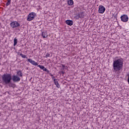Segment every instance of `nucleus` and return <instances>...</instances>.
<instances>
[{
	"mask_svg": "<svg viewBox=\"0 0 129 129\" xmlns=\"http://www.w3.org/2000/svg\"><path fill=\"white\" fill-rule=\"evenodd\" d=\"M123 67V59L118 58L115 59L113 62V72H117L122 70Z\"/></svg>",
	"mask_w": 129,
	"mask_h": 129,
	"instance_id": "1",
	"label": "nucleus"
},
{
	"mask_svg": "<svg viewBox=\"0 0 129 129\" xmlns=\"http://www.w3.org/2000/svg\"><path fill=\"white\" fill-rule=\"evenodd\" d=\"M2 81L5 84H9L10 87H12V75L10 74H5L2 76Z\"/></svg>",
	"mask_w": 129,
	"mask_h": 129,
	"instance_id": "2",
	"label": "nucleus"
},
{
	"mask_svg": "<svg viewBox=\"0 0 129 129\" xmlns=\"http://www.w3.org/2000/svg\"><path fill=\"white\" fill-rule=\"evenodd\" d=\"M37 17V14L35 12L30 13L27 16V21H33L35 18Z\"/></svg>",
	"mask_w": 129,
	"mask_h": 129,
	"instance_id": "3",
	"label": "nucleus"
},
{
	"mask_svg": "<svg viewBox=\"0 0 129 129\" xmlns=\"http://www.w3.org/2000/svg\"><path fill=\"white\" fill-rule=\"evenodd\" d=\"M12 80L13 81V82H20V80H21V79L20 78V77L19 76H17L16 75H13L12 77Z\"/></svg>",
	"mask_w": 129,
	"mask_h": 129,
	"instance_id": "4",
	"label": "nucleus"
},
{
	"mask_svg": "<svg viewBox=\"0 0 129 129\" xmlns=\"http://www.w3.org/2000/svg\"><path fill=\"white\" fill-rule=\"evenodd\" d=\"M10 26L12 28H18L20 27V24L17 21H13L10 23Z\"/></svg>",
	"mask_w": 129,
	"mask_h": 129,
	"instance_id": "5",
	"label": "nucleus"
},
{
	"mask_svg": "<svg viewBox=\"0 0 129 129\" xmlns=\"http://www.w3.org/2000/svg\"><path fill=\"white\" fill-rule=\"evenodd\" d=\"M120 19L121 21L124 23H126V22L128 21V17L126 15H123V16H121Z\"/></svg>",
	"mask_w": 129,
	"mask_h": 129,
	"instance_id": "6",
	"label": "nucleus"
},
{
	"mask_svg": "<svg viewBox=\"0 0 129 129\" xmlns=\"http://www.w3.org/2000/svg\"><path fill=\"white\" fill-rule=\"evenodd\" d=\"M98 12L99 14H103V13L105 12V8L103 6H101V5L99 6Z\"/></svg>",
	"mask_w": 129,
	"mask_h": 129,
	"instance_id": "7",
	"label": "nucleus"
},
{
	"mask_svg": "<svg viewBox=\"0 0 129 129\" xmlns=\"http://www.w3.org/2000/svg\"><path fill=\"white\" fill-rule=\"evenodd\" d=\"M27 61L29 62V63H31V64H32V65H34V66H37V65H38L39 63H37L35 61V60H32L31 58H28L27 59Z\"/></svg>",
	"mask_w": 129,
	"mask_h": 129,
	"instance_id": "8",
	"label": "nucleus"
},
{
	"mask_svg": "<svg viewBox=\"0 0 129 129\" xmlns=\"http://www.w3.org/2000/svg\"><path fill=\"white\" fill-rule=\"evenodd\" d=\"M66 24L69 26H72L73 25V21L72 20H66Z\"/></svg>",
	"mask_w": 129,
	"mask_h": 129,
	"instance_id": "9",
	"label": "nucleus"
},
{
	"mask_svg": "<svg viewBox=\"0 0 129 129\" xmlns=\"http://www.w3.org/2000/svg\"><path fill=\"white\" fill-rule=\"evenodd\" d=\"M54 82L56 87H57V88H60V85H59V83L57 81V80L54 79Z\"/></svg>",
	"mask_w": 129,
	"mask_h": 129,
	"instance_id": "10",
	"label": "nucleus"
},
{
	"mask_svg": "<svg viewBox=\"0 0 129 129\" xmlns=\"http://www.w3.org/2000/svg\"><path fill=\"white\" fill-rule=\"evenodd\" d=\"M42 36L44 38L48 37V34L46 32H43L42 33Z\"/></svg>",
	"mask_w": 129,
	"mask_h": 129,
	"instance_id": "11",
	"label": "nucleus"
},
{
	"mask_svg": "<svg viewBox=\"0 0 129 129\" xmlns=\"http://www.w3.org/2000/svg\"><path fill=\"white\" fill-rule=\"evenodd\" d=\"M74 4V2H73V0H69L68 1V4L69 6H73Z\"/></svg>",
	"mask_w": 129,
	"mask_h": 129,
	"instance_id": "12",
	"label": "nucleus"
},
{
	"mask_svg": "<svg viewBox=\"0 0 129 129\" xmlns=\"http://www.w3.org/2000/svg\"><path fill=\"white\" fill-rule=\"evenodd\" d=\"M17 75L20 76V77H23V73L21 71L17 72Z\"/></svg>",
	"mask_w": 129,
	"mask_h": 129,
	"instance_id": "13",
	"label": "nucleus"
},
{
	"mask_svg": "<svg viewBox=\"0 0 129 129\" xmlns=\"http://www.w3.org/2000/svg\"><path fill=\"white\" fill-rule=\"evenodd\" d=\"M14 46H16V45H17V44H18V39H17V38H14Z\"/></svg>",
	"mask_w": 129,
	"mask_h": 129,
	"instance_id": "14",
	"label": "nucleus"
},
{
	"mask_svg": "<svg viewBox=\"0 0 129 129\" xmlns=\"http://www.w3.org/2000/svg\"><path fill=\"white\" fill-rule=\"evenodd\" d=\"M18 55H20L22 58H27L26 55L23 54L22 53H20V52L18 53Z\"/></svg>",
	"mask_w": 129,
	"mask_h": 129,
	"instance_id": "15",
	"label": "nucleus"
},
{
	"mask_svg": "<svg viewBox=\"0 0 129 129\" xmlns=\"http://www.w3.org/2000/svg\"><path fill=\"white\" fill-rule=\"evenodd\" d=\"M11 0H7V3H6V6L8 7V6H10L11 5Z\"/></svg>",
	"mask_w": 129,
	"mask_h": 129,
	"instance_id": "16",
	"label": "nucleus"
},
{
	"mask_svg": "<svg viewBox=\"0 0 129 129\" xmlns=\"http://www.w3.org/2000/svg\"><path fill=\"white\" fill-rule=\"evenodd\" d=\"M37 67L40 68V69H42V70L43 69H45V67H44L43 66L38 65L37 66Z\"/></svg>",
	"mask_w": 129,
	"mask_h": 129,
	"instance_id": "17",
	"label": "nucleus"
},
{
	"mask_svg": "<svg viewBox=\"0 0 129 129\" xmlns=\"http://www.w3.org/2000/svg\"><path fill=\"white\" fill-rule=\"evenodd\" d=\"M43 71H45V72H47V73H49V71L46 68H45L43 69Z\"/></svg>",
	"mask_w": 129,
	"mask_h": 129,
	"instance_id": "18",
	"label": "nucleus"
},
{
	"mask_svg": "<svg viewBox=\"0 0 129 129\" xmlns=\"http://www.w3.org/2000/svg\"><path fill=\"white\" fill-rule=\"evenodd\" d=\"M48 57H50V53H46L45 55V58H48Z\"/></svg>",
	"mask_w": 129,
	"mask_h": 129,
	"instance_id": "19",
	"label": "nucleus"
},
{
	"mask_svg": "<svg viewBox=\"0 0 129 129\" xmlns=\"http://www.w3.org/2000/svg\"><path fill=\"white\" fill-rule=\"evenodd\" d=\"M61 67H62V68H65V64H61Z\"/></svg>",
	"mask_w": 129,
	"mask_h": 129,
	"instance_id": "20",
	"label": "nucleus"
},
{
	"mask_svg": "<svg viewBox=\"0 0 129 129\" xmlns=\"http://www.w3.org/2000/svg\"><path fill=\"white\" fill-rule=\"evenodd\" d=\"M61 72L62 74H65V72H64V71H61Z\"/></svg>",
	"mask_w": 129,
	"mask_h": 129,
	"instance_id": "21",
	"label": "nucleus"
},
{
	"mask_svg": "<svg viewBox=\"0 0 129 129\" xmlns=\"http://www.w3.org/2000/svg\"><path fill=\"white\" fill-rule=\"evenodd\" d=\"M55 78V77H53L52 79H54Z\"/></svg>",
	"mask_w": 129,
	"mask_h": 129,
	"instance_id": "22",
	"label": "nucleus"
},
{
	"mask_svg": "<svg viewBox=\"0 0 129 129\" xmlns=\"http://www.w3.org/2000/svg\"><path fill=\"white\" fill-rule=\"evenodd\" d=\"M51 76H53V75H51Z\"/></svg>",
	"mask_w": 129,
	"mask_h": 129,
	"instance_id": "23",
	"label": "nucleus"
}]
</instances>
